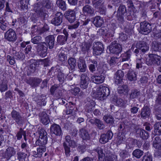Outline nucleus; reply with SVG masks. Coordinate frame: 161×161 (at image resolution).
Listing matches in <instances>:
<instances>
[{
  "label": "nucleus",
  "instance_id": "obj_52",
  "mask_svg": "<svg viewBox=\"0 0 161 161\" xmlns=\"http://www.w3.org/2000/svg\"><path fill=\"white\" fill-rule=\"evenodd\" d=\"M155 107L159 110L161 107V92L159 93L156 97Z\"/></svg>",
  "mask_w": 161,
  "mask_h": 161
},
{
  "label": "nucleus",
  "instance_id": "obj_6",
  "mask_svg": "<svg viewBox=\"0 0 161 161\" xmlns=\"http://www.w3.org/2000/svg\"><path fill=\"white\" fill-rule=\"evenodd\" d=\"M127 11L125 6L121 5L119 7L117 13L115 11L114 13V15L116 14L117 19L122 24L124 22V15L125 14Z\"/></svg>",
  "mask_w": 161,
  "mask_h": 161
},
{
  "label": "nucleus",
  "instance_id": "obj_40",
  "mask_svg": "<svg viewBox=\"0 0 161 161\" xmlns=\"http://www.w3.org/2000/svg\"><path fill=\"white\" fill-rule=\"evenodd\" d=\"M131 53V50L129 49L126 52L122 54L120 56V57L122 58L121 61L125 62L128 61L130 58Z\"/></svg>",
  "mask_w": 161,
  "mask_h": 161
},
{
  "label": "nucleus",
  "instance_id": "obj_14",
  "mask_svg": "<svg viewBox=\"0 0 161 161\" xmlns=\"http://www.w3.org/2000/svg\"><path fill=\"white\" fill-rule=\"evenodd\" d=\"M11 114L13 119L15 121L18 125H23L24 123V118L21 115L19 112L15 110H13Z\"/></svg>",
  "mask_w": 161,
  "mask_h": 161
},
{
  "label": "nucleus",
  "instance_id": "obj_3",
  "mask_svg": "<svg viewBox=\"0 0 161 161\" xmlns=\"http://www.w3.org/2000/svg\"><path fill=\"white\" fill-rule=\"evenodd\" d=\"M36 133L39 135V137L36 141V144L39 146H44L47 141V132L43 129H41L37 131Z\"/></svg>",
  "mask_w": 161,
  "mask_h": 161
},
{
  "label": "nucleus",
  "instance_id": "obj_57",
  "mask_svg": "<svg viewBox=\"0 0 161 161\" xmlns=\"http://www.w3.org/2000/svg\"><path fill=\"white\" fill-rule=\"evenodd\" d=\"M103 119L107 123L112 124L114 122V119L111 115H105L103 117Z\"/></svg>",
  "mask_w": 161,
  "mask_h": 161
},
{
  "label": "nucleus",
  "instance_id": "obj_23",
  "mask_svg": "<svg viewBox=\"0 0 161 161\" xmlns=\"http://www.w3.org/2000/svg\"><path fill=\"white\" fill-rule=\"evenodd\" d=\"M63 14L60 12H58L55 14V17L51 20V23L55 26L60 25L62 22Z\"/></svg>",
  "mask_w": 161,
  "mask_h": 161
},
{
  "label": "nucleus",
  "instance_id": "obj_4",
  "mask_svg": "<svg viewBox=\"0 0 161 161\" xmlns=\"http://www.w3.org/2000/svg\"><path fill=\"white\" fill-rule=\"evenodd\" d=\"M96 93L97 98L100 100H103L109 95L110 91L108 87L102 86L99 87Z\"/></svg>",
  "mask_w": 161,
  "mask_h": 161
},
{
  "label": "nucleus",
  "instance_id": "obj_60",
  "mask_svg": "<svg viewBox=\"0 0 161 161\" xmlns=\"http://www.w3.org/2000/svg\"><path fill=\"white\" fill-rule=\"evenodd\" d=\"M41 39L42 37L40 36H36L31 39V42L34 44L38 45L40 43V42L41 41Z\"/></svg>",
  "mask_w": 161,
  "mask_h": 161
},
{
  "label": "nucleus",
  "instance_id": "obj_61",
  "mask_svg": "<svg viewBox=\"0 0 161 161\" xmlns=\"http://www.w3.org/2000/svg\"><path fill=\"white\" fill-rule=\"evenodd\" d=\"M18 159L20 161H24L26 156L27 154L21 152H19L17 153Z\"/></svg>",
  "mask_w": 161,
  "mask_h": 161
},
{
  "label": "nucleus",
  "instance_id": "obj_7",
  "mask_svg": "<svg viewBox=\"0 0 161 161\" xmlns=\"http://www.w3.org/2000/svg\"><path fill=\"white\" fill-rule=\"evenodd\" d=\"M63 90L58 85L54 84L50 88V92L51 95L56 98L59 99L63 96Z\"/></svg>",
  "mask_w": 161,
  "mask_h": 161
},
{
  "label": "nucleus",
  "instance_id": "obj_44",
  "mask_svg": "<svg viewBox=\"0 0 161 161\" xmlns=\"http://www.w3.org/2000/svg\"><path fill=\"white\" fill-rule=\"evenodd\" d=\"M93 6L95 8H98L104 5L103 0H92Z\"/></svg>",
  "mask_w": 161,
  "mask_h": 161
},
{
  "label": "nucleus",
  "instance_id": "obj_21",
  "mask_svg": "<svg viewBox=\"0 0 161 161\" xmlns=\"http://www.w3.org/2000/svg\"><path fill=\"white\" fill-rule=\"evenodd\" d=\"M105 79L104 74H101L97 75V73L95 74L91 77L92 81L96 84H99L103 83Z\"/></svg>",
  "mask_w": 161,
  "mask_h": 161
},
{
  "label": "nucleus",
  "instance_id": "obj_49",
  "mask_svg": "<svg viewBox=\"0 0 161 161\" xmlns=\"http://www.w3.org/2000/svg\"><path fill=\"white\" fill-rule=\"evenodd\" d=\"M8 23L7 22L4 20L2 18H0V28L3 31H5L8 28Z\"/></svg>",
  "mask_w": 161,
  "mask_h": 161
},
{
  "label": "nucleus",
  "instance_id": "obj_2",
  "mask_svg": "<svg viewBox=\"0 0 161 161\" xmlns=\"http://www.w3.org/2000/svg\"><path fill=\"white\" fill-rule=\"evenodd\" d=\"M34 10L36 13L38 17L40 18L42 20H45L48 17L45 8L42 6L40 3H37L35 4Z\"/></svg>",
  "mask_w": 161,
  "mask_h": 161
},
{
  "label": "nucleus",
  "instance_id": "obj_27",
  "mask_svg": "<svg viewBox=\"0 0 161 161\" xmlns=\"http://www.w3.org/2000/svg\"><path fill=\"white\" fill-rule=\"evenodd\" d=\"M82 13L86 16H93L94 14V10L91 6L86 5L82 8Z\"/></svg>",
  "mask_w": 161,
  "mask_h": 161
},
{
  "label": "nucleus",
  "instance_id": "obj_31",
  "mask_svg": "<svg viewBox=\"0 0 161 161\" xmlns=\"http://www.w3.org/2000/svg\"><path fill=\"white\" fill-rule=\"evenodd\" d=\"M46 43L47 44L49 48L50 49L53 48L55 41V38L54 35H49L47 36L45 38Z\"/></svg>",
  "mask_w": 161,
  "mask_h": 161
},
{
  "label": "nucleus",
  "instance_id": "obj_15",
  "mask_svg": "<svg viewBox=\"0 0 161 161\" xmlns=\"http://www.w3.org/2000/svg\"><path fill=\"white\" fill-rule=\"evenodd\" d=\"M92 39L90 38L87 42H83L80 46L81 51L84 54L88 53L90 50L92 43Z\"/></svg>",
  "mask_w": 161,
  "mask_h": 161
},
{
  "label": "nucleus",
  "instance_id": "obj_28",
  "mask_svg": "<svg viewBox=\"0 0 161 161\" xmlns=\"http://www.w3.org/2000/svg\"><path fill=\"white\" fill-rule=\"evenodd\" d=\"M124 76V73L123 71L121 70H118L115 73L114 77L115 83L117 85L122 84Z\"/></svg>",
  "mask_w": 161,
  "mask_h": 161
},
{
  "label": "nucleus",
  "instance_id": "obj_53",
  "mask_svg": "<svg viewBox=\"0 0 161 161\" xmlns=\"http://www.w3.org/2000/svg\"><path fill=\"white\" fill-rule=\"evenodd\" d=\"M68 63L69 65V68L71 70L74 69L76 65V61L75 58H70L68 60Z\"/></svg>",
  "mask_w": 161,
  "mask_h": 161
},
{
  "label": "nucleus",
  "instance_id": "obj_30",
  "mask_svg": "<svg viewBox=\"0 0 161 161\" xmlns=\"http://www.w3.org/2000/svg\"><path fill=\"white\" fill-rule=\"evenodd\" d=\"M41 122L44 125H47L50 122L49 117L45 112H42L39 114Z\"/></svg>",
  "mask_w": 161,
  "mask_h": 161
},
{
  "label": "nucleus",
  "instance_id": "obj_35",
  "mask_svg": "<svg viewBox=\"0 0 161 161\" xmlns=\"http://www.w3.org/2000/svg\"><path fill=\"white\" fill-rule=\"evenodd\" d=\"M78 66L80 72L84 73L86 71L87 67L84 60L80 59L78 62Z\"/></svg>",
  "mask_w": 161,
  "mask_h": 161
},
{
  "label": "nucleus",
  "instance_id": "obj_9",
  "mask_svg": "<svg viewBox=\"0 0 161 161\" xmlns=\"http://www.w3.org/2000/svg\"><path fill=\"white\" fill-rule=\"evenodd\" d=\"M36 48V52L39 55L42 57L46 56L47 54V45L45 42H41L37 45Z\"/></svg>",
  "mask_w": 161,
  "mask_h": 161
},
{
  "label": "nucleus",
  "instance_id": "obj_48",
  "mask_svg": "<svg viewBox=\"0 0 161 161\" xmlns=\"http://www.w3.org/2000/svg\"><path fill=\"white\" fill-rule=\"evenodd\" d=\"M61 70L58 68L56 67H52L49 70L48 72V74L49 75H52L54 76L55 75H58V74L60 71Z\"/></svg>",
  "mask_w": 161,
  "mask_h": 161
},
{
  "label": "nucleus",
  "instance_id": "obj_8",
  "mask_svg": "<svg viewBox=\"0 0 161 161\" xmlns=\"http://www.w3.org/2000/svg\"><path fill=\"white\" fill-rule=\"evenodd\" d=\"M93 54L94 56L100 55L104 50L103 44L100 42H94L92 44Z\"/></svg>",
  "mask_w": 161,
  "mask_h": 161
},
{
  "label": "nucleus",
  "instance_id": "obj_34",
  "mask_svg": "<svg viewBox=\"0 0 161 161\" xmlns=\"http://www.w3.org/2000/svg\"><path fill=\"white\" fill-rule=\"evenodd\" d=\"M28 62L30 64L29 68L31 69V72H34L39 65V62L33 59L29 60Z\"/></svg>",
  "mask_w": 161,
  "mask_h": 161
},
{
  "label": "nucleus",
  "instance_id": "obj_19",
  "mask_svg": "<svg viewBox=\"0 0 161 161\" xmlns=\"http://www.w3.org/2000/svg\"><path fill=\"white\" fill-rule=\"evenodd\" d=\"M64 15L66 19L70 23L74 22L76 19L75 13L74 10L69 9L65 12Z\"/></svg>",
  "mask_w": 161,
  "mask_h": 161
},
{
  "label": "nucleus",
  "instance_id": "obj_25",
  "mask_svg": "<svg viewBox=\"0 0 161 161\" xmlns=\"http://www.w3.org/2000/svg\"><path fill=\"white\" fill-rule=\"evenodd\" d=\"M63 35H59L57 37V42L60 45H63L66 42L68 37V34L65 29L63 31Z\"/></svg>",
  "mask_w": 161,
  "mask_h": 161
},
{
  "label": "nucleus",
  "instance_id": "obj_18",
  "mask_svg": "<svg viewBox=\"0 0 161 161\" xmlns=\"http://www.w3.org/2000/svg\"><path fill=\"white\" fill-rule=\"evenodd\" d=\"M113 136V133L110 130H108L106 133L102 134L99 140V142L101 144H105L109 140L112 139Z\"/></svg>",
  "mask_w": 161,
  "mask_h": 161
},
{
  "label": "nucleus",
  "instance_id": "obj_33",
  "mask_svg": "<svg viewBox=\"0 0 161 161\" xmlns=\"http://www.w3.org/2000/svg\"><path fill=\"white\" fill-rule=\"evenodd\" d=\"M80 136L83 140H89L90 138V136L87 130L84 128L80 129L79 131Z\"/></svg>",
  "mask_w": 161,
  "mask_h": 161
},
{
  "label": "nucleus",
  "instance_id": "obj_37",
  "mask_svg": "<svg viewBox=\"0 0 161 161\" xmlns=\"http://www.w3.org/2000/svg\"><path fill=\"white\" fill-rule=\"evenodd\" d=\"M118 93L120 94L126 95L128 94L129 89L126 85H123L119 86L118 88Z\"/></svg>",
  "mask_w": 161,
  "mask_h": 161
},
{
  "label": "nucleus",
  "instance_id": "obj_50",
  "mask_svg": "<svg viewBox=\"0 0 161 161\" xmlns=\"http://www.w3.org/2000/svg\"><path fill=\"white\" fill-rule=\"evenodd\" d=\"M140 92L137 89H133L131 91L130 93V98L133 99L136 98L140 95Z\"/></svg>",
  "mask_w": 161,
  "mask_h": 161
},
{
  "label": "nucleus",
  "instance_id": "obj_5",
  "mask_svg": "<svg viewBox=\"0 0 161 161\" xmlns=\"http://www.w3.org/2000/svg\"><path fill=\"white\" fill-rule=\"evenodd\" d=\"M149 59L146 61L148 65H157L161 64V57L155 53H151L148 55Z\"/></svg>",
  "mask_w": 161,
  "mask_h": 161
},
{
  "label": "nucleus",
  "instance_id": "obj_42",
  "mask_svg": "<svg viewBox=\"0 0 161 161\" xmlns=\"http://www.w3.org/2000/svg\"><path fill=\"white\" fill-rule=\"evenodd\" d=\"M154 137V139L153 140V147L156 149L161 147V140L158 136H155Z\"/></svg>",
  "mask_w": 161,
  "mask_h": 161
},
{
  "label": "nucleus",
  "instance_id": "obj_43",
  "mask_svg": "<svg viewBox=\"0 0 161 161\" xmlns=\"http://www.w3.org/2000/svg\"><path fill=\"white\" fill-rule=\"evenodd\" d=\"M127 78L131 81H134L136 80L137 77L135 72L132 70H129L127 73Z\"/></svg>",
  "mask_w": 161,
  "mask_h": 161
},
{
  "label": "nucleus",
  "instance_id": "obj_47",
  "mask_svg": "<svg viewBox=\"0 0 161 161\" xmlns=\"http://www.w3.org/2000/svg\"><path fill=\"white\" fill-rule=\"evenodd\" d=\"M95 105V103L92 100L89 102L86 105V110L88 113L91 112L92 110Z\"/></svg>",
  "mask_w": 161,
  "mask_h": 161
},
{
  "label": "nucleus",
  "instance_id": "obj_16",
  "mask_svg": "<svg viewBox=\"0 0 161 161\" xmlns=\"http://www.w3.org/2000/svg\"><path fill=\"white\" fill-rule=\"evenodd\" d=\"M16 154V151L12 147H8L4 152L2 153V156L7 160L14 156Z\"/></svg>",
  "mask_w": 161,
  "mask_h": 161
},
{
  "label": "nucleus",
  "instance_id": "obj_39",
  "mask_svg": "<svg viewBox=\"0 0 161 161\" xmlns=\"http://www.w3.org/2000/svg\"><path fill=\"white\" fill-rule=\"evenodd\" d=\"M91 62L92 64L89 65L88 69L91 73H94L96 71V68L98 66V62L95 60H92Z\"/></svg>",
  "mask_w": 161,
  "mask_h": 161
},
{
  "label": "nucleus",
  "instance_id": "obj_24",
  "mask_svg": "<svg viewBox=\"0 0 161 161\" xmlns=\"http://www.w3.org/2000/svg\"><path fill=\"white\" fill-rule=\"evenodd\" d=\"M136 47L137 48L140 50L144 53L147 51L149 48L148 44L144 41H141L137 42Z\"/></svg>",
  "mask_w": 161,
  "mask_h": 161
},
{
  "label": "nucleus",
  "instance_id": "obj_41",
  "mask_svg": "<svg viewBox=\"0 0 161 161\" xmlns=\"http://www.w3.org/2000/svg\"><path fill=\"white\" fill-rule=\"evenodd\" d=\"M136 143L137 145L138 143H140V142L136 139H130L126 142V148L127 149H131L134 147Z\"/></svg>",
  "mask_w": 161,
  "mask_h": 161
},
{
  "label": "nucleus",
  "instance_id": "obj_29",
  "mask_svg": "<svg viewBox=\"0 0 161 161\" xmlns=\"http://www.w3.org/2000/svg\"><path fill=\"white\" fill-rule=\"evenodd\" d=\"M92 19L93 24L97 27H101L104 23L103 18L99 16L92 18Z\"/></svg>",
  "mask_w": 161,
  "mask_h": 161
},
{
  "label": "nucleus",
  "instance_id": "obj_56",
  "mask_svg": "<svg viewBox=\"0 0 161 161\" xmlns=\"http://www.w3.org/2000/svg\"><path fill=\"white\" fill-rule=\"evenodd\" d=\"M95 125L100 130H103L105 128L103 122L98 119H97Z\"/></svg>",
  "mask_w": 161,
  "mask_h": 161
},
{
  "label": "nucleus",
  "instance_id": "obj_51",
  "mask_svg": "<svg viewBox=\"0 0 161 161\" xmlns=\"http://www.w3.org/2000/svg\"><path fill=\"white\" fill-rule=\"evenodd\" d=\"M56 3L58 6L61 10L64 11L66 9V3L63 0H57Z\"/></svg>",
  "mask_w": 161,
  "mask_h": 161
},
{
  "label": "nucleus",
  "instance_id": "obj_54",
  "mask_svg": "<svg viewBox=\"0 0 161 161\" xmlns=\"http://www.w3.org/2000/svg\"><path fill=\"white\" fill-rule=\"evenodd\" d=\"M143 152L139 149H136L132 152V154L133 156L137 158H139L143 155Z\"/></svg>",
  "mask_w": 161,
  "mask_h": 161
},
{
  "label": "nucleus",
  "instance_id": "obj_20",
  "mask_svg": "<svg viewBox=\"0 0 161 161\" xmlns=\"http://www.w3.org/2000/svg\"><path fill=\"white\" fill-rule=\"evenodd\" d=\"M50 132L52 135L54 134L57 136L62 135V132L60 126L56 124H53L50 128Z\"/></svg>",
  "mask_w": 161,
  "mask_h": 161
},
{
  "label": "nucleus",
  "instance_id": "obj_55",
  "mask_svg": "<svg viewBox=\"0 0 161 161\" xmlns=\"http://www.w3.org/2000/svg\"><path fill=\"white\" fill-rule=\"evenodd\" d=\"M26 131L24 130L22 128H20L19 130L17 132L16 135V137H17V140H20L22 138V136H23Z\"/></svg>",
  "mask_w": 161,
  "mask_h": 161
},
{
  "label": "nucleus",
  "instance_id": "obj_45",
  "mask_svg": "<svg viewBox=\"0 0 161 161\" xmlns=\"http://www.w3.org/2000/svg\"><path fill=\"white\" fill-rule=\"evenodd\" d=\"M154 132L157 135L161 134V121L156 123L154 125Z\"/></svg>",
  "mask_w": 161,
  "mask_h": 161
},
{
  "label": "nucleus",
  "instance_id": "obj_13",
  "mask_svg": "<svg viewBox=\"0 0 161 161\" xmlns=\"http://www.w3.org/2000/svg\"><path fill=\"white\" fill-rule=\"evenodd\" d=\"M4 38L9 42H14L17 39V36L14 31L12 29H9L4 34Z\"/></svg>",
  "mask_w": 161,
  "mask_h": 161
},
{
  "label": "nucleus",
  "instance_id": "obj_12",
  "mask_svg": "<svg viewBox=\"0 0 161 161\" xmlns=\"http://www.w3.org/2000/svg\"><path fill=\"white\" fill-rule=\"evenodd\" d=\"M88 75V73L87 72L83 73L80 75V87L81 88L85 89L88 87L90 81Z\"/></svg>",
  "mask_w": 161,
  "mask_h": 161
},
{
  "label": "nucleus",
  "instance_id": "obj_63",
  "mask_svg": "<svg viewBox=\"0 0 161 161\" xmlns=\"http://www.w3.org/2000/svg\"><path fill=\"white\" fill-rule=\"evenodd\" d=\"M14 58L17 59H23L25 57L24 54L21 52H16L14 56Z\"/></svg>",
  "mask_w": 161,
  "mask_h": 161
},
{
  "label": "nucleus",
  "instance_id": "obj_32",
  "mask_svg": "<svg viewBox=\"0 0 161 161\" xmlns=\"http://www.w3.org/2000/svg\"><path fill=\"white\" fill-rule=\"evenodd\" d=\"M36 99V101L37 104L39 106H44L46 105L47 103V98L45 95H42L40 96H37Z\"/></svg>",
  "mask_w": 161,
  "mask_h": 161
},
{
  "label": "nucleus",
  "instance_id": "obj_17",
  "mask_svg": "<svg viewBox=\"0 0 161 161\" xmlns=\"http://www.w3.org/2000/svg\"><path fill=\"white\" fill-rule=\"evenodd\" d=\"M42 81L41 79L36 77H30L27 79L25 82L30 85L31 87L35 88L38 86Z\"/></svg>",
  "mask_w": 161,
  "mask_h": 161
},
{
  "label": "nucleus",
  "instance_id": "obj_11",
  "mask_svg": "<svg viewBox=\"0 0 161 161\" xmlns=\"http://www.w3.org/2000/svg\"><path fill=\"white\" fill-rule=\"evenodd\" d=\"M151 24L146 21L140 23L139 32L142 34L147 35L152 31Z\"/></svg>",
  "mask_w": 161,
  "mask_h": 161
},
{
  "label": "nucleus",
  "instance_id": "obj_62",
  "mask_svg": "<svg viewBox=\"0 0 161 161\" xmlns=\"http://www.w3.org/2000/svg\"><path fill=\"white\" fill-rule=\"evenodd\" d=\"M95 151L97 153L98 155V159L100 160V159H102L103 157L105 156V154L103 153V151L102 148L98 147L95 149Z\"/></svg>",
  "mask_w": 161,
  "mask_h": 161
},
{
  "label": "nucleus",
  "instance_id": "obj_58",
  "mask_svg": "<svg viewBox=\"0 0 161 161\" xmlns=\"http://www.w3.org/2000/svg\"><path fill=\"white\" fill-rule=\"evenodd\" d=\"M57 78L60 84H62L64 83L65 78L64 74L62 72L61 70L57 75Z\"/></svg>",
  "mask_w": 161,
  "mask_h": 161
},
{
  "label": "nucleus",
  "instance_id": "obj_22",
  "mask_svg": "<svg viewBox=\"0 0 161 161\" xmlns=\"http://www.w3.org/2000/svg\"><path fill=\"white\" fill-rule=\"evenodd\" d=\"M151 115V109L148 106L144 105L141 109L140 115L141 118L143 119H148Z\"/></svg>",
  "mask_w": 161,
  "mask_h": 161
},
{
  "label": "nucleus",
  "instance_id": "obj_64",
  "mask_svg": "<svg viewBox=\"0 0 161 161\" xmlns=\"http://www.w3.org/2000/svg\"><path fill=\"white\" fill-rule=\"evenodd\" d=\"M119 156L122 160L130 156L129 153L126 150H122L119 153Z\"/></svg>",
  "mask_w": 161,
  "mask_h": 161
},
{
  "label": "nucleus",
  "instance_id": "obj_46",
  "mask_svg": "<svg viewBox=\"0 0 161 161\" xmlns=\"http://www.w3.org/2000/svg\"><path fill=\"white\" fill-rule=\"evenodd\" d=\"M135 13L133 11L130 9V8L128 9L125 15L126 16L127 19L128 20H132L133 19L135 18Z\"/></svg>",
  "mask_w": 161,
  "mask_h": 161
},
{
  "label": "nucleus",
  "instance_id": "obj_10",
  "mask_svg": "<svg viewBox=\"0 0 161 161\" xmlns=\"http://www.w3.org/2000/svg\"><path fill=\"white\" fill-rule=\"evenodd\" d=\"M109 49L111 53L118 54L122 52V47L121 44L118 43L117 41L115 40L110 44Z\"/></svg>",
  "mask_w": 161,
  "mask_h": 161
},
{
  "label": "nucleus",
  "instance_id": "obj_26",
  "mask_svg": "<svg viewBox=\"0 0 161 161\" xmlns=\"http://www.w3.org/2000/svg\"><path fill=\"white\" fill-rule=\"evenodd\" d=\"M136 133L137 136L140 137L144 140H147L149 137L148 133L145 130L141 128L136 129Z\"/></svg>",
  "mask_w": 161,
  "mask_h": 161
},
{
  "label": "nucleus",
  "instance_id": "obj_1",
  "mask_svg": "<svg viewBox=\"0 0 161 161\" xmlns=\"http://www.w3.org/2000/svg\"><path fill=\"white\" fill-rule=\"evenodd\" d=\"M65 142L63 143V146L64 149L65 153L67 157L70 156V148L69 147L75 148L77 147V143L73 140H71L69 136L68 135L65 137Z\"/></svg>",
  "mask_w": 161,
  "mask_h": 161
},
{
  "label": "nucleus",
  "instance_id": "obj_36",
  "mask_svg": "<svg viewBox=\"0 0 161 161\" xmlns=\"http://www.w3.org/2000/svg\"><path fill=\"white\" fill-rule=\"evenodd\" d=\"M67 52L66 51L62 50L59 52L57 55L58 61L63 62L67 60Z\"/></svg>",
  "mask_w": 161,
  "mask_h": 161
},
{
  "label": "nucleus",
  "instance_id": "obj_38",
  "mask_svg": "<svg viewBox=\"0 0 161 161\" xmlns=\"http://www.w3.org/2000/svg\"><path fill=\"white\" fill-rule=\"evenodd\" d=\"M151 49L153 51L159 52L161 50V42L154 41L152 43Z\"/></svg>",
  "mask_w": 161,
  "mask_h": 161
},
{
  "label": "nucleus",
  "instance_id": "obj_59",
  "mask_svg": "<svg viewBox=\"0 0 161 161\" xmlns=\"http://www.w3.org/2000/svg\"><path fill=\"white\" fill-rule=\"evenodd\" d=\"M115 102L116 104L119 107H124L126 103L122 99L118 98H116Z\"/></svg>",
  "mask_w": 161,
  "mask_h": 161
}]
</instances>
